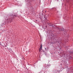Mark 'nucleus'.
Here are the masks:
<instances>
[{
  "instance_id": "obj_7",
  "label": "nucleus",
  "mask_w": 73,
  "mask_h": 73,
  "mask_svg": "<svg viewBox=\"0 0 73 73\" xmlns=\"http://www.w3.org/2000/svg\"><path fill=\"white\" fill-rule=\"evenodd\" d=\"M44 19H45L46 20V18H44Z\"/></svg>"
},
{
  "instance_id": "obj_1",
  "label": "nucleus",
  "mask_w": 73,
  "mask_h": 73,
  "mask_svg": "<svg viewBox=\"0 0 73 73\" xmlns=\"http://www.w3.org/2000/svg\"><path fill=\"white\" fill-rule=\"evenodd\" d=\"M7 21L8 23L9 22H12V19H9L7 20Z\"/></svg>"
},
{
  "instance_id": "obj_8",
  "label": "nucleus",
  "mask_w": 73,
  "mask_h": 73,
  "mask_svg": "<svg viewBox=\"0 0 73 73\" xmlns=\"http://www.w3.org/2000/svg\"><path fill=\"white\" fill-rule=\"evenodd\" d=\"M45 49H46V48H45Z\"/></svg>"
},
{
  "instance_id": "obj_2",
  "label": "nucleus",
  "mask_w": 73,
  "mask_h": 73,
  "mask_svg": "<svg viewBox=\"0 0 73 73\" xmlns=\"http://www.w3.org/2000/svg\"><path fill=\"white\" fill-rule=\"evenodd\" d=\"M58 29L59 31H62V29H61L60 28H59Z\"/></svg>"
},
{
  "instance_id": "obj_5",
  "label": "nucleus",
  "mask_w": 73,
  "mask_h": 73,
  "mask_svg": "<svg viewBox=\"0 0 73 73\" xmlns=\"http://www.w3.org/2000/svg\"><path fill=\"white\" fill-rule=\"evenodd\" d=\"M13 17H16V16H15V15H13Z\"/></svg>"
},
{
  "instance_id": "obj_6",
  "label": "nucleus",
  "mask_w": 73,
  "mask_h": 73,
  "mask_svg": "<svg viewBox=\"0 0 73 73\" xmlns=\"http://www.w3.org/2000/svg\"><path fill=\"white\" fill-rule=\"evenodd\" d=\"M42 44H41V45H40V48H42Z\"/></svg>"
},
{
  "instance_id": "obj_4",
  "label": "nucleus",
  "mask_w": 73,
  "mask_h": 73,
  "mask_svg": "<svg viewBox=\"0 0 73 73\" xmlns=\"http://www.w3.org/2000/svg\"><path fill=\"white\" fill-rule=\"evenodd\" d=\"M62 31H64V28H62Z\"/></svg>"
},
{
  "instance_id": "obj_3",
  "label": "nucleus",
  "mask_w": 73,
  "mask_h": 73,
  "mask_svg": "<svg viewBox=\"0 0 73 73\" xmlns=\"http://www.w3.org/2000/svg\"><path fill=\"white\" fill-rule=\"evenodd\" d=\"M42 50V48H40L39 50V52H40Z\"/></svg>"
}]
</instances>
